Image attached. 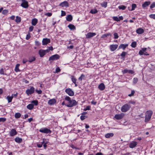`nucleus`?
<instances>
[{"instance_id": "nucleus-1", "label": "nucleus", "mask_w": 155, "mask_h": 155, "mask_svg": "<svg viewBox=\"0 0 155 155\" xmlns=\"http://www.w3.org/2000/svg\"><path fill=\"white\" fill-rule=\"evenodd\" d=\"M153 113L152 111L150 110H148L146 112L145 120V122H147L150 120Z\"/></svg>"}, {"instance_id": "nucleus-2", "label": "nucleus", "mask_w": 155, "mask_h": 155, "mask_svg": "<svg viewBox=\"0 0 155 155\" xmlns=\"http://www.w3.org/2000/svg\"><path fill=\"white\" fill-rule=\"evenodd\" d=\"M131 107V106L130 104H125L123 105L121 108V110L123 112H126L128 111Z\"/></svg>"}, {"instance_id": "nucleus-3", "label": "nucleus", "mask_w": 155, "mask_h": 155, "mask_svg": "<svg viewBox=\"0 0 155 155\" xmlns=\"http://www.w3.org/2000/svg\"><path fill=\"white\" fill-rule=\"evenodd\" d=\"M39 131L40 132L46 134H51L52 132L50 129L46 127H43L41 128Z\"/></svg>"}, {"instance_id": "nucleus-4", "label": "nucleus", "mask_w": 155, "mask_h": 155, "mask_svg": "<svg viewBox=\"0 0 155 155\" xmlns=\"http://www.w3.org/2000/svg\"><path fill=\"white\" fill-rule=\"evenodd\" d=\"M77 104L76 101L74 100H71L69 102V104L66 105L68 107H71L74 106L76 105Z\"/></svg>"}, {"instance_id": "nucleus-5", "label": "nucleus", "mask_w": 155, "mask_h": 155, "mask_svg": "<svg viewBox=\"0 0 155 155\" xmlns=\"http://www.w3.org/2000/svg\"><path fill=\"white\" fill-rule=\"evenodd\" d=\"M35 91V89L33 87H31L30 89H28L26 90V94L29 95L33 94Z\"/></svg>"}, {"instance_id": "nucleus-6", "label": "nucleus", "mask_w": 155, "mask_h": 155, "mask_svg": "<svg viewBox=\"0 0 155 155\" xmlns=\"http://www.w3.org/2000/svg\"><path fill=\"white\" fill-rule=\"evenodd\" d=\"M47 53H48V50H46L40 49L38 51V54L41 57H43Z\"/></svg>"}, {"instance_id": "nucleus-7", "label": "nucleus", "mask_w": 155, "mask_h": 155, "mask_svg": "<svg viewBox=\"0 0 155 155\" xmlns=\"http://www.w3.org/2000/svg\"><path fill=\"white\" fill-rule=\"evenodd\" d=\"M60 56L58 54H55L51 56L49 58V61H54L60 58Z\"/></svg>"}, {"instance_id": "nucleus-8", "label": "nucleus", "mask_w": 155, "mask_h": 155, "mask_svg": "<svg viewBox=\"0 0 155 155\" xmlns=\"http://www.w3.org/2000/svg\"><path fill=\"white\" fill-rule=\"evenodd\" d=\"M65 92L69 95L71 96H72L74 95V92L71 88H67L65 90Z\"/></svg>"}, {"instance_id": "nucleus-9", "label": "nucleus", "mask_w": 155, "mask_h": 155, "mask_svg": "<svg viewBox=\"0 0 155 155\" xmlns=\"http://www.w3.org/2000/svg\"><path fill=\"white\" fill-rule=\"evenodd\" d=\"M22 2L21 6L25 8H27L28 7V2L26 0H22Z\"/></svg>"}, {"instance_id": "nucleus-10", "label": "nucleus", "mask_w": 155, "mask_h": 155, "mask_svg": "<svg viewBox=\"0 0 155 155\" xmlns=\"http://www.w3.org/2000/svg\"><path fill=\"white\" fill-rule=\"evenodd\" d=\"M124 115L125 114L123 113L119 114H116L114 116V117L117 120H120L123 118Z\"/></svg>"}, {"instance_id": "nucleus-11", "label": "nucleus", "mask_w": 155, "mask_h": 155, "mask_svg": "<svg viewBox=\"0 0 155 155\" xmlns=\"http://www.w3.org/2000/svg\"><path fill=\"white\" fill-rule=\"evenodd\" d=\"M17 132L15 129H12L9 132L10 135L11 137L14 136L17 134Z\"/></svg>"}, {"instance_id": "nucleus-12", "label": "nucleus", "mask_w": 155, "mask_h": 155, "mask_svg": "<svg viewBox=\"0 0 155 155\" xmlns=\"http://www.w3.org/2000/svg\"><path fill=\"white\" fill-rule=\"evenodd\" d=\"M96 35V33L94 32H89L86 35V38H89L93 37Z\"/></svg>"}, {"instance_id": "nucleus-13", "label": "nucleus", "mask_w": 155, "mask_h": 155, "mask_svg": "<svg viewBox=\"0 0 155 155\" xmlns=\"http://www.w3.org/2000/svg\"><path fill=\"white\" fill-rule=\"evenodd\" d=\"M50 42V40L48 38H43L42 41V44L43 45H47Z\"/></svg>"}, {"instance_id": "nucleus-14", "label": "nucleus", "mask_w": 155, "mask_h": 155, "mask_svg": "<svg viewBox=\"0 0 155 155\" xmlns=\"http://www.w3.org/2000/svg\"><path fill=\"white\" fill-rule=\"evenodd\" d=\"M137 144V143L136 142L132 141L129 144V147L131 148H133L135 147Z\"/></svg>"}, {"instance_id": "nucleus-15", "label": "nucleus", "mask_w": 155, "mask_h": 155, "mask_svg": "<svg viewBox=\"0 0 155 155\" xmlns=\"http://www.w3.org/2000/svg\"><path fill=\"white\" fill-rule=\"evenodd\" d=\"M59 6H61L62 7H69V4L67 2L65 1L60 3Z\"/></svg>"}, {"instance_id": "nucleus-16", "label": "nucleus", "mask_w": 155, "mask_h": 155, "mask_svg": "<svg viewBox=\"0 0 155 155\" xmlns=\"http://www.w3.org/2000/svg\"><path fill=\"white\" fill-rule=\"evenodd\" d=\"M117 45H112L110 46V49L111 51H115L118 47Z\"/></svg>"}, {"instance_id": "nucleus-17", "label": "nucleus", "mask_w": 155, "mask_h": 155, "mask_svg": "<svg viewBox=\"0 0 155 155\" xmlns=\"http://www.w3.org/2000/svg\"><path fill=\"white\" fill-rule=\"evenodd\" d=\"M98 88L101 91L104 90L105 88L104 84L103 83H101L98 86Z\"/></svg>"}, {"instance_id": "nucleus-18", "label": "nucleus", "mask_w": 155, "mask_h": 155, "mask_svg": "<svg viewBox=\"0 0 155 155\" xmlns=\"http://www.w3.org/2000/svg\"><path fill=\"white\" fill-rule=\"evenodd\" d=\"M128 45V44H121L119 45L118 49H122L123 50H124L127 47Z\"/></svg>"}, {"instance_id": "nucleus-19", "label": "nucleus", "mask_w": 155, "mask_h": 155, "mask_svg": "<svg viewBox=\"0 0 155 155\" xmlns=\"http://www.w3.org/2000/svg\"><path fill=\"white\" fill-rule=\"evenodd\" d=\"M150 3V2L149 1H146L144 2L142 5V7L143 8H145L148 6Z\"/></svg>"}, {"instance_id": "nucleus-20", "label": "nucleus", "mask_w": 155, "mask_h": 155, "mask_svg": "<svg viewBox=\"0 0 155 155\" xmlns=\"http://www.w3.org/2000/svg\"><path fill=\"white\" fill-rule=\"evenodd\" d=\"M15 141L18 143H20L22 141V139L21 138H20L19 137H16L15 139Z\"/></svg>"}, {"instance_id": "nucleus-21", "label": "nucleus", "mask_w": 155, "mask_h": 155, "mask_svg": "<svg viewBox=\"0 0 155 155\" xmlns=\"http://www.w3.org/2000/svg\"><path fill=\"white\" fill-rule=\"evenodd\" d=\"M144 30L142 28H138L136 30V32L138 34H141L144 32Z\"/></svg>"}, {"instance_id": "nucleus-22", "label": "nucleus", "mask_w": 155, "mask_h": 155, "mask_svg": "<svg viewBox=\"0 0 155 155\" xmlns=\"http://www.w3.org/2000/svg\"><path fill=\"white\" fill-rule=\"evenodd\" d=\"M146 50L147 48H142L139 51V54L140 55H143L144 53L146 52Z\"/></svg>"}, {"instance_id": "nucleus-23", "label": "nucleus", "mask_w": 155, "mask_h": 155, "mask_svg": "<svg viewBox=\"0 0 155 155\" xmlns=\"http://www.w3.org/2000/svg\"><path fill=\"white\" fill-rule=\"evenodd\" d=\"M114 134L113 133H107L105 134V137L107 138H109L111 137H112L114 136Z\"/></svg>"}, {"instance_id": "nucleus-24", "label": "nucleus", "mask_w": 155, "mask_h": 155, "mask_svg": "<svg viewBox=\"0 0 155 155\" xmlns=\"http://www.w3.org/2000/svg\"><path fill=\"white\" fill-rule=\"evenodd\" d=\"M29 110L33 109L34 107V105L32 104H28L26 107Z\"/></svg>"}, {"instance_id": "nucleus-25", "label": "nucleus", "mask_w": 155, "mask_h": 155, "mask_svg": "<svg viewBox=\"0 0 155 155\" xmlns=\"http://www.w3.org/2000/svg\"><path fill=\"white\" fill-rule=\"evenodd\" d=\"M56 102V100L54 99H51L49 100L48 103L50 105H53L54 104V103Z\"/></svg>"}, {"instance_id": "nucleus-26", "label": "nucleus", "mask_w": 155, "mask_h": 155, "mask_svg": "<svg viewBox=\"0 0 155 155\" xmlns=\"http://www.w3.org/2000/svg\"><path fill=\"white\" fill-rule=\"evenodd\" d=\"M13 98V96H8L6 97V99L8 101V103H9L11 102H12V99Z\"/></svg>"}, {"instance_id": "nucleus-27", "label": "nucleus", "mask_w": 155, "mask_h": 155, "mask_svg": "<svg viewBox=\"0 0 155 155\" xmlns=\"http://www.w3.org/2000/svg\"><path fill=\"white\" fill-rule=\"evenodd\" d=\"M66 19L67 21H70L72 20L73 18L71 15H69L66 17Z\"/></svg>"}, {"instance_id": "nucleus-28", "label": "nucleus", "mask_w": 155, "mask_h": 155, "mask_svg": "<svg viewBox=\"0 0 155 155\" xmlns=\"http://www.w3.org/2000/svg\"><path fill=\"white\" fill-rule=\"evenodd\" d=\"M38 22V20L36 18L33 19L31 21V24L35 26Z\"/></svg>"}, {"instance_id": "nucleus-29", "label": "nucleus", "mask_w": 155, "mask_h": 155, "mask_svg": "<svg viewBox=\"0 0 155 155\" xmlns=\"http://www.w3.org/2000/svg\"><path fill=\"white\" fill-rule=\"evenodd\" d=\"M68 27L71 29L72 30H74L75 29V26L72 25V24H70L69 25Z\"/></svg>"}, {"instance_id": "nucleus-30", "label": "nucleus", "mask_w": 155, "mask_h": 155, "mask_svg": "<svg viewBox=\"0 0 155 155\" xmlns=\"http://www.w3.org/2000/svg\"><path fill=\"white\" fill-rule=\"evenodd\" d=\"M21 19L20 17L17 16H16V18L15 20V21L16 23H19L21 21Z\"/></svg>"}, {"instance_id": "nucleus-31", "label": "nucleus", "mask_w": 155, "mask_h": 155, "mask_svg": "<svg viewBox=\"0 0 155 155\" xmlns=\"http://www.w3.org/2000/svg\"><path fill=\"white\" fill-rule=\"evenodd\" d=\"M85 76L84 74H81L80 77L78 78V80L81 81L83 80L84 79Z\"/></svg>"}, {"instance_id": "nucleus-32", "label": "nucleus", "mask_w": 155, "mask_h": 155, "mask_svg": "<svg viewBox=\"0 0 155 155\" xmlns=\"http://www.w3.org/2000/svg\"><path fill=\"white\" fill-rule=\"evenodd\" d=\"M20 66V64H17L15 66V71L16 72H18V71H20L19 69V67Z\"/></svg>"}, {"instance_id": "nucleus-33", "label": "nucleus", "mask_w": 155, "mask_h": 155, "mask_svg": "<svg viewBox=\"0 0 155 155\" xmlns=\"http://www.w3.org/2000/svg\"><path fill=\"white\" fill-rule=\"evenodd\" d=\"M98 12L97 10L95 9H91L90 12L92 14H94L97 13Z\"/></svg>"}, {"instance_id": "nucleus-34", "label": "nucleus", "mask_w": 155, "mask_h": 155, "mask_svg": "<svg viewBox=\"0 0 155 155\" xmlns=\"http://www.w3.org/2000/svg\"><path fill=\"white\" fill-rule=\"evenodd\" d=\"M71 79L72 81L74 84L76 83V79L74 78V77L73 76H71Z\"/></svg>"}, {"instance_id": "nucleus-35", "label": "nucleus", "mask_w": 155, "mask_h": 155, "mask_svg": "<svg viewBox=\"0 0 155 155\" xmlns=\"http://www.w3.org/2000/svg\"><path fill=\"white\" fill-rule=\"evenodd\" d=\"M101 5L102 7L106 8L107 6V3L106 2H103L101 3Z\"/></svg>"}, {"instance_id": "nucleus-36", "label": "nucleus", "mask_w": 155, "mask_h": 155, "mask_svg": "<svg viewBox=\"0 0 155 155\" xmlns=\"http://www.w3.org/2000/svg\"><path fill=\"white\" fill-rule=\"evenodd\" d=\"M31 103L33 104L34 106H37L38 104V102L37 100H34L31 102Z\"/></svg>"}, {"instance_id": "nucleus-37", "label": "nucleus", "mask_w": 155, "mask_h": 155, "mask_svg": "<svg viewBox=\"0 0 155 155\" xmlns=\"http://www.w3.org/2000/svg\"><path fill=\"white\" fill-rule=\"evenodd\" d=\"M21 114L19 113H16L15 114V117L16 118H19L21 117Z\"/></svg>"}, {"instance_id": "nucleus-38", "label": "nucleus", "mask_w": 155, "mask_h": 155, "mask_svg": "<svg viewBox=\"0 0 155 155\" xmlns=\"http://www.w3.org/2000/svg\"><path fill=\"white\" fill-rule=\"evenodd\" d=\"M118 8L120 9H122L124 10L126 8V7L124 5H121L118 6Z\"/></svg>"}, {"instance_id": "nucleus-39", "label": "nucleus", "mask_w": 155, "mask_h": 155, "mask_svg": "<svg viewBox=\"0 0 155 155\" xmlns=\"http://www.w3.org/2000/svg\"><path fill=\"white\" fill-rule=\"evenodd\" d=\"M136 42L135 41H134L132 43L131 46L132 48H135L136 47Z\"/></svg>"}, {"instance_id": "nucleus-40", "label": "nucleus", "mask_w": 155, "mask_h": 155, "mask_svg": "<svg viewBox=\"0 0 155 155\" xmlns=\"http://www.w3.org/2000/svg\"><path fill=\"white\" fill-rule=\"evenodd\" d=\"M137 7V5L135 4H132V8L130 10L131 11H133Z\"/></svg>"}, {"instance_id": "nucleus-41", "label": "nucleus", "mask_w": 155, "mask_h": 155, "mask_svg": "<svg viewBox=\"0 0 155 155\" xmlns=\"http://www.w3.org/2000/svg\"><path fill=\"white\" fill-rule=\"evenodd\" d=\"M127 54V53L125 51H123L121 54L120 56L123 58H124L126 54Z\"/></svg>"}, {"instance_id": "nucleus-42", "label": "nucleus", "mask_w": 155, "mask_h": 155, "mask_svg": "<svg viewBox=\"0 0 155 155\" xmlns=\"http://www.w3.org/2000/svg\"><path fill=\"white\" fill-rule=\"evenodd\" d=\"M113 19L115 21H120V19H119V18H118L117 16H114L113 17Z\"/></svg>"}, {"instance_id": "nucleus-43", "label": "nucleus", "mask_w": 155, "mask_h": 155, "mask_svg": "<svg viewBox=\"0 0 155 155\" xmlns=\"http://www.w3.org/2000/svg\"><path fill=\"white\" fill-rule=\"evenodd\" d=\"M35 60V58L34 57H32L31 58L29 59V61L30 62H33V61H34Z\"/></svg>"}, {"instance_id": "nucleus-44", "label": "nucleus", "mask_w": 155, "mask_h": 155, "mask_svg": "<svg viewBox=\"0 0 155 155\" xmlns=\"http://www.w3.org/2000/svg\"><path fill=\"white\" fill-rule=\"evenodd\" d=\"M114 35L115 39H117L118 38L119 36L117 33H114Z\"/></svg>"}, {"instance_id": "nucleus-45", "label": "nucleus", "mask_w": 155, "mask_h": 155, "mask_svg": "<svg viewBox=\"0 0 155 155\" xmlns=\"http://www.w3.org/2000/svg\"><path fill=\"white\" fill-rule=\"evenodd\" d=\"M91 109V106H88L86 107V108L84 109V111H86L87 110H89Z\"/></svg>"}, {"instance_id": "nucleus-46", "label": "nucleus", "mask_w": 155, "mask_h": 155, "mask_svg": "<svg viewBox=\"0 0 155 155\" xmlns=\"http://www.w3.org/2000/svg\"><path fill=\"white\" fill-rule=\"evenodd\" d=\"M138 81V79L137 78H135L133 79V83L134 84H136Z\"/></svg>"}, {"instance_id": "nucleus-47", "label": "nucleus", "mask_w": 155, "mask_h": 155, "mask_svg": "<svg viewBox=\"0 0 155 155\" xmlns=\"http://www.w3.org/2000/svg\"><path fill=\"white\" fill-rule=\"evenodd\" d=\"M6 118H5L1 117L0 118V122H4L6 120Z\"/></svg>"}, {"instance_id": "nucleus-48", "label": "nucleus", "mask_w": 155, "mask_h": 155, "mask_svg": "<svg viewBox=\"0 0 155 155\" xmlns=\"http://www.w3.org/2000/svg\"><path fill=\"white\" fill-rule=\"evenodd\" d=\"M135 92L134 90L131 91V93L128 94V96L129 97H131L134 95Z\"/></svg>"}, {"instance_id": "nucleus-49", "label": "nucleus", "mask_w": 155, "mask_h": 155, "mask_svg": "<svg viewBox=\"0 0 155 155\" xmlns=\"http://www.w3.org/2000/svg\"><path fill=\"white\" fill-rule=\"evenodd\" d=\"M155 7V2H153L152 3V4L150 5V8H153Z\"/></svg>"}, {"instance_id": "nucleus-50", "label": "nucleus", "mask_w": 155, "mask_h": 155, "mask_svg": "<svg viewBox=\"0 0 155 155\" xmlns=\"http://www.w3.org/2000/svg\"><path fill=\"white\" fill-rule=\"evenodd\" d=\"M149 17L151 18L155 19V14L150 15H149Z\"/></svg>"}, {"instance_id": "nucleus-51", "label": "nucleus", "mask_w": 155, "mask_h": 155, "mask_svg": "<svg viewBox=\"0 0 155 155\" xmlns=\"http://www.w3.org/2000/svg\"><path fill=\"white\" fill-rule=\"evenodd\" d=\"M66 13L65 12L63 11H61V16H63L65 15Z\"/></svg>"}, {"instance_id": "nucleus-52", "label": "nucleus", "mask_w": 155, "mask_h": 155, "mask_svg": "<svg viewBox=\"0 0 155 155\" xmlns=\"http://www.w3.org/2000/svg\"><path fill=\"white\" fill-rule=\"evenodd\" d=\"M8 12V11L7 10H4L2 11V13L4 15H5Z\"/></svg>"}, {"instance_id": "nucleus-53", "label": "nucleus", "mask_w": 155, "mask_h": 155, "mask_svg": "<svg viewBox=\"0 0 155 155\" xmlns=\"http://www.w3.org/2000/svg\"><path fill=\"white\" fill-rule=\"evenodd\" d=\"M65 100L66 101H67L69 102L71 100V98L68 96H66L65 98Z\"/></svg>"}, {"instance_id": "nucleus-54", "label": "nucleus", "mask_w": 155, "mask_h": 155, "mask_svg": "<svg viewBox=\"0 0 155 155\" xmlns=\"http://www.w3.org/2000/svg\"><path fill=\"white\" fill-rule=\"evenodd\" d=\"M52 14L51 13H47L45 14V15L47 16L48 17H50L52 15Z\"/></svg>"}, {"instance_id": "nucleus-55", "label": "nucleus", "mask_w": 155, "mask_h": 155, "mask_svg": "<svg viewBox=\"0 0 155 155\" xmlns=\"http://www.w3.org/2000/svg\"><path fill=\"white\" fill-rule=\"evenodd\" d=\"M35 45L37 46H39L40 45V43L39 41H35Z\"/></svg>"}, {"instance_id": "nucleus-56", "label": "nucleus", "mask_w": 155, "mask_h": 155, "mask_svg": "<svg viewBox=\"0 0 155 155\" xmlns=\"http://www.w3.org/2000/svg\"><path fill=\"white\" fill-rule=\"evenodd\" d=\"M128 70H127V69H124L122 71V72L123 74L126 73L127 72H128Z\"/></svg>"}, {"instance_id": "nucleus-57", "label": "nucleus", "mask_w": 155, "mask_h": 155, "mask_svg": "<svg viewBox=\"0 0 155 155\" xmlns=\"http://www.w3.org/2000/svg\"><path fill=\"white\" fill-rule=\"evenodd\" d=\"M35 91L38 94H41L42 92V91L41 90H38L37 89H36L35 90Z\"/></svg>"}, {"instance_id": "nucleus-58", "label": "nucleus", "mask_w": 155, "mask_h": 155, "mask_svg": "<svg viewBox=\"0 0 155 155\" xmlns=\"http://www.w3.org/2000/svg\"><path fill=\"white\" fill-rule=\"evenodd\" d=\"M61 71V70L59 67H58L56 68V73L59 72Z\"/></svg>"}, {"instance_id": "nucleus-59", "label": "nucleus", "mask_w": 155, "mask_h": 155, "mask_svg": "<svg viewBox=\"0 0 155 155\" xmlns=\"http://www.w3.org/2000/svg\"><path fill=\"white\" fill-rule=\"evenodd\" d=\"M31 37V36L29 34H28L27 35H26V39L28 40Z\"/></svg>"}, {"instance_id": "nucleus-60", "label": "nucleus", "mask_w": 155, "mask_h": 155, "mask_svg": "<svg viewBox=\"0 0 155 155\" xmlns=\"http://www.w3.org/2000/svg\"><path fill=\"white\" fill-rule=\"evenodd\" d=\"M85 117H86V116H85L81 115L80 117L81 119L82 120H84L85 118Z\"/></svg>"}, {"instance_id": "nucleus-61", "label": "nucleus", "mask_w": 155, "mask_h": 155, "mask_svg": "<svg viewBox=\"0 0 155 155\" xmlns=\"http://www.w3.org/2000/svg\"><path fill=\"white\" fill-rule=\"evenodd\" d=\"M0 74H4V70L3 68H1L0 70Z\"/></svg>"}, {"instance_id": "nucleus-62", "label": "nucleus", "mask_w": 155, "mask_h": 155, "mask_svg": "<svg viewBox=\"0 0 155 155\" xmlns=\"http://www.w3.org/2000/svg\"><path fill=\"white\" fill-rule=\"evenodd\" d=\"M34 29V27L33 26H31L29 27V31H32Z\"/></svg>"}, {"instance_id": "nucleus-63", "label": "nucleus", "mask_w": 155, "mask_h": 155, "mask_svg": "<svg viewBox=\"0 0 155 155\" xmlns=\"http://www.w3.org/2000/svg\"><path fill=\"white\" fill-rule=\"evenodd\" d=\"M53 49V47L52 46L48 47V49H46V50H48V52H49L50 50H52Z\"/></svg>"}, {"instance_id": "nucleus-64", "label": "nucleus", "mask_w": 155, "mask_h": 155, "mask_svg": "<svg viewBox=\"0 0 155 155\" xmlns=\"http://www.w3.org/2000/svg\"><path fill=\"white\" fill-rule=\"evenodd\" d=\"M128 73L129 74H133L134 73V71L131 70H128Z\"/></svg>"}]
</instances>
